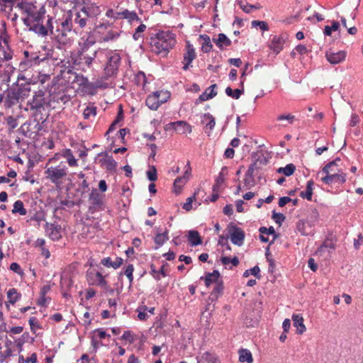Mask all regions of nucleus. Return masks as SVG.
<instances>
[{"label": "nucleus", "mask_w": 363, "mask_h": 363, "mask_svg": "<svg viewBox=\"0 0 363 363\" xmlns=\"http://www.w3.org/2000/svg\"><path fill=\"white\" fill-rule=\"evenodd\" d=\"M62 77L68 84H77L79 86H86L89 83L86 77H84L82 74H77L70 68L62 70Z\"/></svg>", "instance_id": "nucleus-1"}, {"label": "nucleus", "mask_w": 363, "mask_h": 363, "mask_svg": "<svg viewBox=\"0 0 363 363\" xmlns=\"http://www.w3.org/2000/svg\"><path fill=\"white\" fill-rule=\"evenodd\" d=\"M102 195L100 194L96 189H93L91 190V194H89V201L91 203L90 206L89 207V212L91 213H94L99 210H102L103 208V201H102Z\"/></svg>", "instance_id": "nucleus-2"}, {"label": "nucleus", "mask_w": 363, "mask_h": 363, "mask_svg": "<svg viewBox=\"0 0 363 363\" xmlns=\"http://www.w3.org/2000/svg\"><path fill=\"white\" fill-rule=\"evenodd\" d=\"M230 228V235L231 242L239 247L242 246L244 243V240L245 238V234L244 230L233 225L232 223L229 225Z\"/></svg>", "instance_id": "nucleus-3"}, {"label": "nucleus", "mask_w": 363, "mask_h": 363, "mask_svg": "<svg viewBox=\"0 0 363 363\" xmlns=\"http://www.w3.org/2000/svg\"><path fill=\"white\" fill-rule=\"evenodd\" d=\"M120 63L121 57L118 54H114L108 58L104 69L107 77H113L117 74Z\"/></svg>", "instance_id": "nucleus-4"}, {"label": "nucleus", "mask_w": 363, "mask_h": 363, "mask_svg": "<svg viewBox=\"0 0 363 363\" xmlns=\"http://www.w3.org/2000/svg\"><path fill=\"white\" fill-rule=\"evenodd\" d=\"M44 228L47 235L51 240L56 241L59 240L62 238L61 225H55V223H49L46 222Z\"/></svg>", "instance_id": "nucleus-5"}, {"label": "nucleus", "mask_w": 363, "mask_h": 363, "mask_svg": "<svg viewBox=\"0 0 363 363\" xmlns=\"http://www.w3.org/2000/svg\"><path fill=\"white\" fill-rule=\"evenodd\" d=\"M45 17V9L42 6L40 9L36 10L30 18H23V22L26 26H29L32 24L43 22Z\"/></svg>", "instance_id": "nucleus-6"}, {"label": "nucleus", "mask_w": 363, "mask_h": 363, "mask_svg": "<svg viewBox=\"0 0 363 363\" xmlns=\"http://www.w3.org/2000/svg\"><path fill=\"white\" fill-rule=\"evenodd\" d=\"M196 55L195 49L193 45L189 42H186V52L184 54V70H187L192 61L196 58Z\"/></svg>", "instance_id": "nucleus-7"}, {"label": "nucleus", "mask_w": 363, "mask_h": 363, "mask_svg": "<svg viewBox=\"0 0 363 363\" xmlns=\"http://www.w3.org/2000/svg\"><path fill=\"white\" fill-rule=\"evenodd\" d=\"M103 155L104 158L99 160L101 166H105L106 170L109 172H114L116 169L117 162L113 160V157L108 155L107 152H102L98 155Z\"/></svg>", "instance_id": "nucleus-8"}, {"label": "nucleus", "mask_w": 363, "mask_h": 363, "mask_svg": "<svg viewBox=\"0 0 363 363\" xmlns=\"http://www.w3.org/2000/svg\"><path fill=\"white\" fill-rule=\"evenodd\" d=\"M47 177L50 179L52 183L57 184L60 179L65 177L67 173L64 169H57L50 167L45 171Z\"/></svg>", "instance_id": "nucleus-9"}, {"label": "nucleus", "mask_w": 363, "mask_h": 363, "mask_svg": "<svg viewBox=\"0 0 363 363\" xmlns=\"http://www.w3.org/2000/svg\"><path fill=\"white\" fill-rule=\"evenodd\" d=\"M321 180L327 184H332L335 183L342 184L346 181V174L344 173L338 174L335 172L330 175H325L321 179Z\"/></svg>", "instance_id": "nucleus-10"}, {"label": "nucleus", "mask_w": 363, "mask_h": 363, "mask_svg": "<svg viewBox=\"0 0 363 363\" xmlns=\"http://www.w3.org/2000/svg\"><path fill=\"white\" fill-rule=\"evenodd\" d=\"M346 53L344 51L337 52L330 50L325 52V57L327 60L332 65H337L345 60Z\"/></svg>", "instance_id": "nucleus-11"}, {"label": "nucleus", "mask_w": 363, "mask_h": 363, "mask_svg": "<svg viewBox=\"0 0 363 363\" xmlns=\"http://www.w3.org/2000/svg\"><path fill=\"white\" fill-rule=\"evenodd\" d=\"M201 279H203L205 285L208 287L212 284H217L218 282L221 281L220 274L218 270H213V272H206L205 277H201Z\"/></svg>", "instance_id": "nucleus-12"}, {"label": "nucleus", "mask_w": 363, "mask_h": 363, "mask_svg": "<svg viewBox=\"0 0 363 363\" xmlns=\"http://www.w3.org/2000/svg\"><path fill=\"white\" fill-rule=\"evenodd\" d=\"M169 126H172L173 129L178 133L184 134L186 132H191V125L185 121H178L168 123Z\"/></svg>", "instance_id": "nucleus-13"}, {"label": "nucleus", "mask_w": 363, "mask_h": 363, "mask_svg": "<svg viewBox=\"0 0 363 363\" xmlns=\"http://www.w3.org/2000/svg\"><path fill=\"white\" fill-rule=\"evenodd\" d=\"M217 87L216 84L210 86L204 92H203L199 97L196 100L195 104H199L203 101L213 99L217 95V91L214 90Z\"/></svg>", "instance_id": "nucleus-14"}, {"label": "nucleus", "mask_w": 363, "mask_h": 363, "mask_svg": "<svg viewBox=\"0 0 363 363\" xmlns=\"http://www.w3.org/2000/svg\"><path fill=\"white\" fill-rule=\"evenodd\" d=\"M160 92L155 91L152 94L149 95L145 101L146 105L151 110L156 111L160 106L159 103Z\"/></svg>", "instance_id": "nucleus-15"}, {"label": "nucleus", "mask_w": 363, "mask_h": 363, "mask_svg": "<svg viewBox=\"0 0 363 363\" xmlns=\"http://www.w3.org/2000/svg\"><path fill=\"white\" fill-rule=\"evenodd\" d=\"M27 27L29 31H32L39 36L45 37L48 35V28L43 25V22L32 24Z\"/></svg>", "instance_id": "nucleus-16"}, {"label": "nucleus", "mask_w": 363, "mask_h": 363, "mask_svg": "<svg viewBox=\"0 0 363 363\" xmlns=\"http://www.w3.org/2000/svg\"><path fill=\"white\" fill-rule=\"evenodd\" d=\"M213 42L221 50L224 49V46L228 47L231 45V40L224 33H219L217 38H213Z\"/></svg>", "instance_id": "nucleus-17"}, {"label": "nucleus", "mask_w": 363, "mask_h": 363, "mask_svg": "<svg viewBox=\"0 0 363 363\" xmlns=\"http://www.w3.org/2000/svg\"><path fill=\"white\" fill-rule=\"evenodd\" d=\"M123 262V259L121 257H116L115 261H112L111 257H104L101 259V263L106 267H113V269H118L120 267Z\"/></svg>", "instance_id": "nucleus-18"}, {"label": "nucleus", "mask_w": 363, "mask_h": 363, "mask_svg": "<svg viewBox=\"0 0 363 363\" xmlns=\"http://www.w3.org/2000/svg\"><path fill=\"white\" fill-rule=\"evenodd\" d=\"M188 240L191 246H197L202 242V239L199 232L194 230L188 232Z\"/></svg>", "instance_id": "nucleus-19"}, {"label": "nucleus", "mask_w": 363, "mask_h": 363, "mask_svg": "<svg viewBox=\"0 0 363 363\" xmlns=\"http://www.w3.org/2000/svg\"><path fill=\"white\" fill-rule=\"evenodd\" d=\"M93 275L96 277V279L92 281L91 284H97L101 286H105L107 284L104 276L99 272H96L95 274L89 272L87 274L89 281H91V279H92L91 276Z\"/></svg>", "instance_id": "nucleus-20"}, {"label": "nucleus", "mask_w": 363, "mask_h": 363, "mask_svg": "<svg viewBox=\"0 0 363 363\" xmlns=\"http://www.w3.org/2000/svg\"><path fill=\"white\" fill-rule=\"evenodd\" d=\"M81 11L84 13L88 17H96L100 14L101 10L99 6L93 4L87 6H84Z\"/></svg>", "instance_id": "nucleus-21"}, {"label": "nucleus", "mask_w": 363, "mask_h": 363, "mask_svg": "<svg viewBox=\"0 0 363 363\" xmlns=\"http://www.w3.org/2000/svg\"><path fill=\"white\" fill-rule=\"evenodd\" d=\"M292 320L294 321V325L297 328L298 333L302 334L306 330L303 317L298 314H294L292 315Z\"/></svg>", "instance_id": "nucleus-22"}, {"label": "nucleus", "mask_w": 363, "mask_h": 363, "mask_svg": "<svg viewBox=\"0 0 363 363\" xmlns=\"http://www.w3.org/2000/svg\"><path fill=\"white\" fill-rule=\"evenodd\" d=\"M199 38L203 40L201 43V50L203 52H209L213 48V44L210 37L206 34L200 35Z\"/></svg>", "instance_id": "nucleus-23"}, {"label": "nucleus", "mask_w": 363, "mask_h": 363, "mask_svg": "<svg viewBox=\"0 0 363 363\" xmlns=\"http://www.w3.org/2000/svg\"><path fill=\"white\" fill-rule=\"evenodd\" d=\"M116 15L117 16H115L116 18H123L125 19H128L130 22H132L135 20H139V18L135 11H129L127 9L124 10L122 12H118Z\"/></svg>", "instance_id": "nucleus-24"}, {"label": "nucleus", "mask_w": 363, "mask_h": 363, "mask_svg": "<svg viewBox=\"0 0 363 363\" xmlns=\"http://www.w3.org/2000/svg\"><path fill=\"white\" fill-rule=\"evenodd\" d=\"M314 182L313 180H309L306 184V190L301 191L300 196L303 199H306L308 201L312 200L313 190Z\"/></svg>", "instance_id": "nucleus-25"}, {"label": "nucleus", "mask_w": 363, "mask_h": 363, "mask_svg": "<svg viewBox=\"0 0 363 363\" xmlns=\"http://www.w3.org/2000/svg\"><path fill=\"white\" fill-rule=\"evenodd\" d=\"M284 43V40L282 38L274 36L270 48L276 54H278L283 49Z\"/></svg>", "instance_id": "nucleus-26"}, {"label": "nucleus", "mask_w": 363, "mask_h": 363, "mask_svg": "<svg viewBox=\"0 0 363 363\" xmlns=\"http://www.w3.org/2000/svg\"><path fill=\"white\" fill-rule=\"evenodd\" d=\"M228 169L225 166L221 168V171L216 179V184L213 186V191H216L220 185L225 182V176L228 174Z\"/></svg>", "instance_id": "nucleus-27"}, {"label": "nucleus", "mask_w": 363, "mask_h": 363, "mask_svg": "<svg viewBox=\"0 0 363 363\" xmlns=\"http://www.w3.org/2000/svg\"><path fill=\"white\" fill-rule=\"evenodd\" d=\"M239 361L241 362L252 363L253 358L252 353L247 349L239 350Z\"/></svg>", "instance_id": "nucleus-28"}, {"label": "nucleus", "mask_w": 363, "mask_h": 363, "mask_svg": "<svg viewBox=\"0 0 363 363\" xmlns=\"http://www.w3.org/2000/svg\"><path fill=\"white\" fill-rule=\"evenodd\" d=\"M175 44V40L171 39L166 41H162L161 44V55L162 57L167 56L170 49L173 48Z\"/></svg>", "instance_id": "nucleus-29"}, {"label": "nucleus", "mask_w": 363, "mask_h": 363, "mask_svg": "<svg viewBox=\"0 0 363 363\" xmlns=\"http://www.w3.org/2000/svg\"><path fill=\"white\" fill-rule=\"evenodd\" d=\"M19 99V93L17 92H12V93H8L6 99H5V105L8 107H11L12 105L17 104L18 102Z\"/></svg>", "instance_id": "nucleus-30"}, {"label": "nucleus", "mask_w": 363, "mask_h": 363, "mask_svg": "<svg viewBox=\"0 0 363 363\" xmlns=\"http://www.w3.org/2000/svg\"><path fill=\"white\" fill-rule=\"evenodd\" d=\"M169 230L166 229L162 233H158L156 234L154 242L158 246H162L164 243L169 240L168 236Z\"/></svg>", "instance_id": "nucleus-31"}, {"label": "nucleus", "mask_w": 363, "mask_h": 363, "mask_svg": "<svg viewBox=\"0 0 363 363\" xmlns=\"http://www.w3.org/2000/svg\"><path fill=\"white\" fill-rule=\"evenodd\" d=\"M188 181L187 177L185 175L182 177H178L174 182V187L175 189V193L179 194L181 193L182 189V185L186 184Z\"/></svg>", "instance_id": "nucleus-32"}, {"label": "nucleus", "mask_w": 363, "mask_h": 363, "mask_svg": "<svg viewBox=\"0 0 363 363\" xmlns=\"http://www.w3.org/2000/svg\"><path fill=\"white\" fill-rule=\"evenodd\" d=\"M149 43L151 46L152 52L157 55H161L162 41L158 40V39L153 38V37L151 36L149 39Z\"/></svg>", "instance_id": "nucleus-33"}, {"label": "nucleus", "mask_w": 363, "mask_h": 363, "mask_svg": "<svg viewBox=\"0 0 363 363\" xmlns=\"http://www.w3.org/2000/svg\"><path fill=\"white\" fill-rule=\"evenodd\" d=\"M295 170V165L292 163H290L286 164L284 167H279L277 172L280 174H284L286 177H289L294 173Z\"/></svg>", "instance_id": "nucleus-34"}, {"label": "nucleus", "mask_w": 363, "mask_h": 363, "mask_svg": "<svg viewBox=\"0 0 363 363\" xmlns=\"http://www.w3.org/2000/svg\"><path fill=\"white\" fill-rule=\"evenodd\" d=\"M13 213H18L21 216H25L27 213L26 209L24 208L23 201L21 200L16 201L13 204V208L12 210Z\"/></svg>", "instance_id": "nucleus-35"}, {"label": "nucleus", "mask_w": 363, "mask_h": 363, "mask_svg": "<svg viewBox=\"0 0 363 363\" xmlns=\"http://www.w3.org/2000/svg\"><path fill=\"white\" fill-rule=\"evenodd\" d=\"M7 297L9 301L11 304H14L21 298V294L18 293L17 290L14 288L10 289L7 292Z\"/></svg>", "instance_id": "nucleus-36"}, {"label": "nucleus", "mask_w": 363, "mask_h": 363, "mask_svg": "<svg viewBox=\"0 0 363 363\" xmlns=\"http://www.w3.org/2000/svg\"><path fill=\"white\" fill-rule=\"evenodd\" d=\"M252 157L258 164L266 165L269 162L268 158L264 157L261 152H252Z\"/></svg>", "instance_id": "nucleus-37"}, {"label": "nucleus", "mask_w": 363, "mask_h": 363, "mask_svg": "<svg viewBox=\"0 0 363 363\" xmlns=\"http://www.w3.org/2000/svg\"><path fill=\"white\" fill-rule=\"evenodd\" d=\"M259 232L262 234H266V235H273V240L270 242V245H272L274 241L278 238L279 235L276 233L275 230L273 226H270L269 228L267 227H261L259 229Z\"/></svg>", "instance_id": "nucleus-38"}, {"label": "nucleus", "mask_w": 363, "mask_h": 363, "mask_svg": "<svg viewBox=\"0 0 363 363\" xmlns=\"http://www.w3.org/2000/svg\"><path fill=\"white\" fill-rule=\"evenodd\" d=\"M152 37L153 38L158 39V40L160 41H166L174 38L173 35L170 32L164 31L158 32Z\"/></svg>", "instance_id": "nucleus-39"}, {"label": "nucleus", "mask_w": 363, "mask_h": 363, "mask_svg": "<svg viewBox=\"0 0 363 363\" xmlns=\"http://www.w3.org/2000/svg\"><path fill=\"white\" fill-rule=\"evenodd\" d=\"M238 4L240 9L247 13H250L252 9H259L261 8V6L259 4L255 5L247 4L245 5L242 4V1H238Z\"/></svg>", "instance_id": "nucleus-40"}, {"label": "nucleus", "mask_w": 363, "mask_h": 363, "mask_svg": "<svg viewBox=\"0 0 363 363\" xmlns=\"http://www.w3.org/2000/svg\"><path fill=\"white\" fill-rule=\"evenodd\" d=\"M272 218L275 223L279 226L281 225L282 223L285 220L286 216L281 213H277L274 210L272 211Z\"/></svg>", "instance_id": "nucleus-41"}, {"label": "nucleus", "mask_w": 363, "mask_h": 363, "mask_svg": "<svg viewBox=\"0 0 363 363\" xmlns=\"http://www.w3.org/2000/svg\"><path fill=\"white\" fill-rule=\"evenodd\" d=\"M119 37V33L114 31H109L102 37L101 40L103 42H108L109 40H114Z\"/></svg>", "instance_id": "nucleus-42"}, {"label": "nucleus", "mask_w": 363, "mask_h": 363, "mask_svg": "<svg viewBox=\"0 0 363 363\" xmlns=\"http://www.w3.org/2000/svg\"><path fill=\"white\" fill-rule=\"evenodd\" d=\"M133 271H134L133 265V264H128L126 267V269H125V271L123 272V274L128 277V281H129L130 285H131V284L133 283Z\"/></svg>", "instance_id": "nucleus-43"}, {"label": "nucleus", "mask_w": 363, "mask_h": 363, "mask_svg": "<svg viewBox=\"0 0 363 363\" xmlns=\"http://www.w3.org/2000/svg\"><path fill=\"white\" fill-rule=\"evenodd\" d=\"M196 194L195 192L193 196L188 197L186 200V202L184 203L182 208L186 211H189L192 208V203L194 200H196Z\"/></svg>", "instance_id": "nucleus-44"}, {"label": "nucleus", "mask_w": 363, "mask_h": 363, "mask_svg": "<svg viewBox=\"0 0 363 363\" xmlns=\"http://www.w3.org/2000/svg\"><path fill=\"white\" fill-rule=\"evenodd\" d=\"M147 177L150 182H155L157 179V169L152 166L150 169L146 172Z\"/></svg>", "instance_id": "nucleus-45"}, {"label": "nucleus", "mask_w": 363, "mask_h": 363, "mask_svg": "<svg viewBox=\"0 0 363 363\" xmlns=\"http://www.w3.org/2000/svg\"><path fill=\"white\" fill-rule=\"evenodd\" d=\"M251 23H252V27H257V26H259V28L262 30H263V31L269 30L268 24L265 21H252Z\"/></svg>", "instance_id": "nucleus-46"}, {"label": "nucleus", "mask_w": 363, "mask_h": 363, "mask_svg": "<svg viewBox=\"0 0 363 363\" xmlns=\"http://www.w3.org/2000/svg\"><path fill=\"white\" fill-rule=\"evenodd\" d=\"M203 117L208 119V123H206V128H208L211 130L213 129L216 125V121L214 117L210 113H205Z\"/></svg>", "instance_id": "nucleus-47"}, {"label": "nucleus", "mask_w": 363, "mask_h": 363, "mask_svg": "<svg viewBox=\"0 0 363 363\" xmlns=\"http://www.w3.org/2000/svg\"><path fill=\"white\" fill-rule=\"evenodd\" d=\"M160 92L159 103L162 104L165 103L170 97V93L167 91H158Z\"/></svg>", "instance_id": "nucleus-48"}, {"label": "nucleus", "mask_w": 363, "mask_h": 363, "mask_svg": "<svg viewBox=\"0 0 363 363\" xmlns=\"http://www.w3.org/2000/svg\"><path fill=\"white\" fill-rule=\"evenodd\" d=\"M6 121L11 130H13L18 126L17 120L12 116H7Z\"/></svg>", "instance_id": "nucleus-49"}, {"label": "nucleus", "mask_w": 363, "mask_h": 363, "mask_svg": "<svg viewBox=\"0 0 363 363\" xmlns=\"http://www.w3.org/2000/svg\"><path fill=\"white\" fill-rule=\"evenodd\" d=\"M35 11H36V7L33 4H30V3L27 4L26 7L23 10V11L25 13H26L28 15L27 18H30L33 15V13L35 12Z\"/></svg>", "instance_id": "nucleus-50"}, {"label": "nucleus", "mask_w": 363, "mask_h": 363, "mask_svg": "<svg viewBox=\"0 0 363 363\" xmlns=\"http://www.w3.org/2000/svg\"><path fill=\"white\" fill-rule=\"evenodd\" d=\"M223 289H224V286H223V281L222 280L221 281H219L217 283V284H216L212 292L216 294L218 296H220L223 293Z\"/></svg>", "instance_id": "nucleus-51"}, {"label": "nucleus", "mask_w": 363, "mask_h": 363, "mask_svg": "<svg viewBox=\"0 0 363 363\" xmlns=\"http://www.w3.org/2000/svg\"><path fill=\"white\" fill-rule=\"evenodd\" d=\"M265 256L267 262H269V272H273L275 267L274 259L270 257V253L269 252V247L267 248Z\"/></svg>", "instance_id": "nucleus-52"}, {"label": "nucleus", "mask_w": 363, "mask_h": 363, "mask_svg": "<svg viewBox=\"0 0 363 363\" xmlns=\"http://www.w3.org/2000/svg\"><path fill=\"white\" fill-rule=\"evenodd\" d=\"M62 35H65V31H70L72 30V22L69 19H66L62 23Z\"/></svg>", "instance_id": "nucleus-53"}, {"label": "nucleus", "mask_w": 363, "mask_h": 363, "mask_svg": "<svg viewBox=\"0 0 363 363\" xmlns=\"http://www.w3.org/2000/svg\"><path fill=\"white\" fill-rule=\"evenodd\" d=\"M294 119H295V116L290 113L286 114V115H284V114L279 115L277 117L278 121L286 120L290 124H292L294 123Z\"/></svg>", "instance_id": "nucleus-54"}, {"label": "nucleus", "mask_w": 363, "mask_h": 363, "mask_svg": "<svg viewBox=\"0 0 363 363\" xmlns=\"http://www.w3.org/2000/svg\"><path fill=\"white\" fill-rule=\"evenodd\" d=\"M10 269L21 276H23L24 274L23 270L21 269L20 265L16 262H13L11 264Z\"/></svg>", "instance_id": "nucleus-55"}, {"label": "nucleus", "mask_w": 363, "mask_h": 363, "mask_svg": "<svg viewBox=\"0 0 363 363\" xmlns=\"http://www.w3.org/2000/svg\"><path fill=\"white\" fill-rule=\"evenodd\" d=\"M241 89H236L233 90V99H238L244 92L243 82L240 83Z\"/></svg>", "instance_id": "nucleus-56"}, {"label": "nucleus", "mask_w": 363, "mask_h": 363, "mask_svg": "<svg viewBox=\"0 0 363 363\" xmlns=\"http://www.w3.org/2000/svg\"><path fill=\"white\" fill-rule=\"evenodd\" d=\"M244 184L245 186L250 189L255 185V178L245 176Z\"/></svg>", "instance_id": "nucleus-57"}, {"label": "nucleus", "mask_w": 363, "mask_h": 363, "mask_svg": "<svg viewBox=\"0 0 363 363\" xmlns=\"http://www.w3.org/2000/svg\"><path fill=\"white\" fill-rule=\"evenodd\" d=\"M11 348H7L4 352H0V363H3L6 358L11 355Z\"/></svg>", "instance_id": "nucleus-58"}, {"label": "nucleus", "mask_w": 363, "mask_h": 363, "mask_svg": "<svg viewBox=\"0 0 363 363\" xmlns=\"http://www.w3.org/2000/svg\"><path fill=\"white\" fill-rule=\"evenodd\" d=\"M29 61L30 62V65L32 66L33 65L39 64L42 60H40V57L37 53H32Z\"/></svg>", "instance_id": "nucleus-59"}, {"label": "nucleus", "mask_w": 363, "mask_h": 363, "mask_svg": "<svg viewBox=\"0 0 363 363\" xmlns=\"http://www.w3.org/2000/svg\"><path fill=\"white\" fill-rule=\"evenodd\" d=\"M363 244V235L359 233L357 235V239L354 240V247L356 250L359 248V246Z\"/></svg>", "instance_id": "nucleus-60"}, {"label": "nucleus", "mask_w": 363, "mask_h": 363, "mask_svg": "<svg viewBox=\"0 0 363 363\" xmlns=\"http://www.w3.org/2000/svg\"><path fill=\"white\" fill-rule=\"evenodd\" d=\"M45 215L43 212L36 213L31 218V220H35L38 222H40L41 220H45Z\"/></svg>", "instance_id": "nucleus-61"}, {"label": "nucleus", "mask_w": 363, "mask_h": 363, "mask_svg": "<svg viewBox=\"0 0 363 363\" xmlns=\"http://www.w3.org/2000/svg\"><path fill=\"white\" fill-rule=\"evenodd\" d=\"M250 274L257 277V279L261 278L260 269L258 266H255L250 269Z\"/></svg>", "instance_id": "nucleus-62"}, {"label": "nucleus", "mask_w": 363, "mask_h": 363, "mask_svg": "<svg viewBox=\"0 0 363 363\" xmlns=\"http://www.w3.org/2000/svg\"><path fill=\"white\" fill-rule=\"evenodd\" d=\"M223 212L226 216H231L233 213V205L227 204L225 206H224Z\"/></svg>", "instance_id": "nucleus-63"}, {"label": "nucleus", "mask_w": 363, "mask_h": 363, "mask_svg": "<svg viewBox=\"0 0 363 363\" xmlns=\"http://www.w3.org/2000/svg\"><path fill=\"white\" fill-rule=\"evenodd\" d=\"M359 122V118L357 114L352 113L351 116V120L350 122V125L351 127L355 126Z\"/></svg>", "instance_id": "nucleus-64"}]
</instances>
